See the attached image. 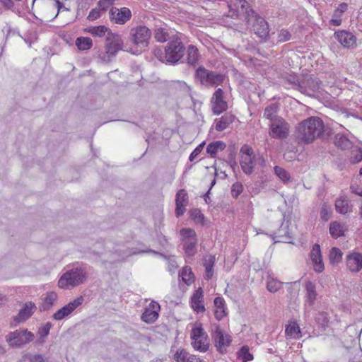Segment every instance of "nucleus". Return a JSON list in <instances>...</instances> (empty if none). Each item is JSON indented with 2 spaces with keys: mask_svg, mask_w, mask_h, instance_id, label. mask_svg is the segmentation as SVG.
Wrapping results in <instances>:
<instances>
[{
  "mask_svg": "<svg viewBox=\"0 0 362 362\" xmlns=\"http://www.w3.org/2000/svg\"><path fill=\"white\" fill-rule=\"evenodd\" d=\"M310 259L313 264V269L316 272L320 273L324 269L321 250H311Z\"/></svg>",
  "mask_w": 362,
  "mask_h": 362,
  "instance_id": "obj_30",
  "label": "nucleus"
},
{
  "mask_svg": "<svg viewBox=\"0 0 362 362\" xmlns=\"http://www.w3.org/2000/svg\"><path fill=\"white\" fill-rule=\"evenodd\" d=\"M204 145H205V142L204 141V142L201 143L200 144H199L194 149V151L191 153V154L189 157V160L190 161H193L200 154V153L202 151V150L204 148Z\"/></svg>",
  "mask_w": 362,
  "mask_h": 362,
  "instance_id": "obj_55",
  "label": "nucleus"
},
{
  "mask_svg": "<svg viewBox=\"0 0 362 362\" xmlns=\"http://www.w3.org/2000/svg\"><path fill=\"white\" fill-rule=\"evenodd\" d=\"M186 362H200V360L194 355H189Z\"/></svg>",
  "mask_w": 362,
  "mask_h": 362,
  "instance_id": "obj_63",
  "label": "nucleus"
},
{
  "mask_svg": "<svg viewBox=\"0 0 362 362\" xmlns=\"http://www.w3.org/2000/svg\"><path fill=\"white\" fill-rule=\"evenodd\" d=\"M343 253L341 250H330L329 259L332 263H338L342 259Z\"/></svg>",
  "mask_w": 362,
  "mask_h": 362,
  "instance_id": "obj_54",
  "label": "nucleus"
},
{
  "mask_svg": "<svg viewBox=\"0 0 362 362\" xmlns=\"http://www.w3.org/2000/svg\"><path fill=\"white\" fill-rule=\"evenodd\" d=\"M159 310L160 305L155 301L151 302L143 313L141 320L147 323L155 322L158 317Z\"/></svg>",
  "mask_w": 362,
  "mask_h": 362,
  "instance_id": "obj_22",
  "label": "nucleus"
},
{
  "mask_svg": "<svg viewBox=\"0 0 362 362\" xmlns=\"http://www.w3.org/2000/svg\"><path fill=\"white\" fill-rule=\"evenodd\" d=\"M75 45L81 51L89 50L93 46V41L88 37H78L76 39Z\"/></svg>",
  "mask_w": 362,
  "mask_h": 362,
  "instance_id": "obj_37",
  "label": "nucleus"
},
{
  "mask_svg": "<svg viewBox=\"0 0 362 362\" xmlns=\"http://www.w3.org/2000/svg\"><path fill=\"white\" fill-rule=\"evenodd\" d=\"M285 332L287 336L293 339H299L301 337V332L299 325L296 322H290L286 326Z\"/></svg>",
  "mask_w": 362,
  "mask_h": 362,
  "instance_id": "obj_35",
  "label": "nucleus"
},
{
  "mask_svg": "<svg viewBox=\"0 0 362 362\" xmlns=\"http://www.w3.org/2000/svg\"><path fill=\"white\" fill-rule=\"evenodd\" d=\"M37 310V306L32 301H27L23 304L22 308L19 310L18 314L13 317L10 324L11 327L25 322Z\"/></svg>",
  "mask_w": 362,
  "mask_h": 362,
  "instance_id": "obj_12",
  "label": "nucleus"
},
{
  "mask_svg": "<svg viewBox=\"0 0 362 362\" xmlns=\"http://www.w3.org/2000/svg\"><path fill=\"white\" fill-rule=\"evenodd\" d=\"M109 18L112 23L123 25L131 19L132 12L127 7H122L120 9L112 8L109 11Z\"/></svg>",
  "mask_w": 362,
  "mask_h": 362,
  "instance_id": "obj_16",
  "label": "nucleus"
},
{
  "mask_svg": "<svg viewBox=\"0 0 362 362\" xmlns=\"http://www.w3.org/2000/svg\"><path fill=\"white\" fill-rule=\"evenodd\" d=\"M289 125L282 117L276 118L269 126V135L272 138L284 139L288 136Z\"/></svg>",
  "mask_w": 362,
  "mask_h": 362,
  "instance_id": "obj_13",
  "label": "nucleus"
},
{
  "mask_svg": "<svg viewBox=\"0 0 362 362\" xmlns=\"http://www.w3.org/2000/svg\"><path fill=\"white\" fill-rule=\"evenodd\" d=\"M55 4L58 8V12H57V15L55 16V17H56L62 8H64L65 10H66V8L64 6L63 3L61 2L60 0H55Z\"/></svg>",
  "mask_w": 362,
  "mask_h": 362,
  "instance_id": "obj_62",
  "label": "nucleus"
},
{
  "mask_svg": "<svg viewBox=\"0 0 362 362\" xmlns=\"http://www.w3.org/2000/svg\"><path fill=\"white\" fill-rule=\"evenodd\" d=\"M191 344L200 352H206L209 348V341L206 333L202 326L194 327L191 332Z\"/></svg>",
  "mask_w": 362,
  "mask_h": 362,
  "instance_id": "obj_9",
  "label": "nucleus"
},
{
  "mask_svg": "<svg viewBox=\"0 0 362 362\" xmlns=\"http://www.w3.org/2000/svg\"><path fill=\"white\" fill-rule=\"evenodd\" d=\"M351 192L360 196V189L358 187L351 186Z\"/></svg>",
  "mask_w": 362,
  "mask_h": 362,
  "instance_id": "obj_64",
  "label": "nucleus"
},
{
  "mask_svg": "<svg viewBox=\"0 0 362 362\" xmlns=\"http://www.w3.org/2000/svg\"><path fill=\"white\" fill-rule=\"evenodd\" d=\"M279 110V104L272 103L267 105L264 111V117L272 122L279 117L276 115Z\"/></svg>",
  "mask_w": 362,
  "mask_h": 362,
  "instance_id": "obj_36",
  "label": "nucleus"
},
{
  "mask_svg": "<svg viewBox=\"0 0 362 362\" xmlns=\"http://www.w3.org/2000/svg\"><path fill=\"white\" fill-rule=\"evenodd\" d=\"M305 303L309 306H313L315 304L317 298L316 286L315 284L310 281H308L305 283Z\"/></svg>",
  "mask_w": 362,
  "mask_h": 362,
  "instance_id": "obj_28",
  "label": "nucleus"
},
{
  "mask_svg": "<svg viewBox=\"0 0 362 362\" xmlns=\"http://www.w3.org/2000/svg\"><path fill=\"white\" fill-rule=\"evenodd\" d=\"M334 37L344 47L351 48L356 45V37L351 32L346 30H338L334 33Z\"/></svg>",
  "mask_w": 362,
  "mask_h": 362,
  "instance_id": "obj_20",
  "label": "nucleus"
},
{
  "mask_svg": "<svg viewBox=\"0 0 362 362\" xmlns=\"http://www.w3.org/2000/svg\"><path fill=\"white\" fill-rule=\"evenodd\" d=\"M214 304L215 318L220 321L227 315L226 301L223 298L218 296L215 298Z\"/></svg>",
  "mask_w": 362,
  "mask_h": 362,
  "instance_id": "obj_26",
  "label": "nucleus"
},
{
  "mask_svg": "<svg viewBox=\"0 0 362 362\" xmlns=\"http://www.w3.org/2000/svg\"><path fill=\"white\" fill-rule=\"evenodd\" d=\"M123 47L124 42L121 35L109 32L105 39V52L99 54L98 57L103 62L109 63L119 51L123 49Z\"/></svg>",
  "mask_w": 362,
  "mask_h": 362,
  "instance_id": "obj_5",
  "label": "nucleus"
},
{
  "mask_svg": "<svg viewBox=\"0 0 362 362\" xmlns=\"http://www.w3.org/2000/svg\"><path fill=\"white\" fill-rule=\"evenodd\" d=\"M240 164L244 173L251 175L255 168L254 151L252 148L247 144H244L240 151Z\"/></svg>",
  "mask_w": 362,
  "mask_h": 362,
  "instance_id": "obj_10",
  "label": "nucleus"
},
{
  "mask_svg": "<svg viewBox=\"0 0 362 362\" xmlns=\"http://www.w3.org/2000/svg\"><path fill=\"white\" fill-rule=\"evenodd\" d=\"M291 38V33L286 29H281L278 32L277 42H285L290 40Z\"/></svg>",
  "mask_w": 362,
  "mask_h": 362,
  "instance_id": "obj_51",
  "label": "nucleus"
},
{
  "mask_svg": "<svg viewBox=\"0 0 362 362\" xmlns=\"http://www.w3.org/2000/svg\"><path fill=\"white\" fill-rule=\"evenodd\" d=\"M334 144L337 148L341 150L350 149L353 146L352 142L343 134H336Z\"/></svg>",
  "mask_w": 362,
  "mask_h": 362,
  "instance_id": "obj_32",
  "label": "nucleus"
},
{
  "mask_svg": "<svg viewBox=\"0 0 362 362\" xmlns=\"http://www.w3.org/2000/svg\"><path fill=\"white\" fill-rule=\"evenodd\" d=\"M88 276V267L76 263L68 269L59 278L58 286L62 289H71L85 283Z\"/></svg>",
  "mask_w": 362,
  "mask_h": 362,
  "instance_id": "obj_4",
  "label": "nucleus"
},
{
  "mask_svg": "<svg viewBox=\"0 0 362 362\" xmlns=\"http://www.w3.org/2000/svg\"><path fill=\"white\" fill-rule=\"evenodd\" d=\"M226 147V144L222 141H213L208 144L206 147V153L211 158H215L218 151H223Z\"/></svg>",
  "mask_w": 362,
  "mask_h": 362,
  "instance_id": "obj_33",
  "label": "nucleus"
},
{
  "mask_svg": "<svg viewBox=\"0 0 362 362\" xmlns=\"http://www.w3.org/2000/svg\"><path fill=\"white\" fill-rule=\"evenodd\" d=\"M234 4L240 6L241 11L245 14V20L248 25L251 26L252 30L262 40L266 41L269 33V27L265 19L250 7L246 0H234Z\"/></svg>",
  "mask_w": 362,
  "mask_h": 362,
  "instance_id": "obj_1",
  "label": "nucleus"
},
{
  "mask_svg": "<svg viewBox=\"0 0 362 362\" xmlns=\"http://www.w3.org/2000/svg\"><path fill=\"white\" fill-rule=\"evenodd\" d=\"M267 288L269 291L274 293L281 288V283L274 279L267 281Z\"/></svg>",
  "mask_w": 362,
  "mask_h": 362,
  "instance_id": "obj_53",
  "label": "nucleus"
},
{
  "mask_svg": "<svg viewBox=\"0 0 362 362\" xmlns=\"http://www.w3.org/2000/svg\"><path fill=\"white\" fill-rule=\"evenodd\" d=\"M189 214L191 219L193 220L196 223L204 225V216L200 209L197 208L192 209L190 210Z\"/></svg>",
  "mask_w": 362,
  "mask_h": 362,
  "instance_id": "obj_43",
  "label": "nucleus"
},
{
  "mask_svg": "<svg viewBox=\"0 0 362 362\" xmlns=\"http://www.w3.org/2000/svg\"><path fill=\"white\" fill-rule=\"evenodd\" d=\"M211 338L216 351L225 354L232 342L231 336L223 330L219 325H214L211 329Z\"/></svg>",
  "mask_w": 362,
  "mask_h": 362,
  "instance_id": "obj_8",
  "label": "nucleus"
},
{
  "mask_svg": "<svg viewBox=\"0 0 362 362\" xmlns=\"http://www.w3.org/2000/svg\"><path fill=\"white\" fill-rule=\"evenodd\" d=\"M287 81L289 83L295 86V88L300 91V86H301V80L296 76H289L287 78Z\"/></svg>",
  "mask_w": 362,
  "mask_h": 362,
  "instance_id": "obj_59",
  "label": "nucleus"
},
{
  "mask_svg": "<svg viewBox=\"0 0 362 362\" xmlns=\"http://www.w3.org/2000/svg\"><path fill=\"white\" fill-rule=\"evenodd\" d=\"M180 33L172 35V40L167 44L164 49L156 48L153 50L154 56L161 62L175 64L184 57L185 47L180 36Z\"/></svg>",
  "mask_w": 362,
  "mask_h": 362,
  "instance_id": "obj_2",
  "label": "nucleus"
},
{
  "mask_svg": "<svg viewBox=\"0 0 362 362\" xmlns=\"http://www.w3.org/2000/svg\"><path fill=\"white\" fill-rule=\"evenodd\" d=\"M153 252V254L156 256H159L162 257L164 260L167 262V269L168 271L171 273L174 274L176 271V269L178 267L177 262L176 261V259L175 256L172 255H167L163 253H160L158 252H156L155 250H137L132 253V255H139V254H144L146 252Z\"/></svg>",
  "mask_w": 362,
  "mask_h": 362,
  "instance_id": "obj_21",
  "label": "nucleus"
},
{
  "mask_svg": "<svg viewBox=\"0 0 362 362\" xmlns=\"http://www.w3.org/2000/svg\"><path fill=\"white\" fill-rule=\"evenodd\" d=\"M228 156H227V163L230 166L233 171L235 170V168L238 167V163L236 162V151L235 147L234 146H230L228 148Z\"/></svg>",
  "mask_w": 362,
  "mask_h": 362,
  "instance_id": "obj_42",
  "label": "nucleus"
},
{
  "mask_svg": "<svg viewBox=\"0 0 362 362\" xmlns=\"http://www.w3.org/2000/svg\"><path fill=\"white\" fill-rule=\"evenodd\" d=\"M215 256L207 255L203 259V264L205 267V275L204 279L206 280H209L212 278L214 274V266L215 264Z\"/></svg>",
  "mask_w": 362,
  "mask_h": 362,
  "instance_id": "obj_31",
  "label": "nucleus"
},
{
  "mask_svg": "<svg viewBox=\"0 0 362 362\" xmlns=\"http://www.w3.org/2000/svg\"><path fill=\"white\" fill-rule=\"evenodd\" d=\"M154 38L157 42L163 43L167 42L168 40H172L171 32L165 23H161L160 25H156L154 29Z\"/></svg>",
  "mask_w": 362,
  "mask_h": 362,
  "instance_id": "obj_23",
  "label": "nucleus"
},
{
  "mask_svg": "<svg viewBox=\"0 0 362 362\" xmlns=\"http://www.w3.org/2000/svg\"><path fill=\"white\" fill-rule=\"evenodd\" d=\"M190 305L193 311L196 313H204L206 310L204 304V291L202 288H199L193 293L190 298Z\"/></svg>",
  "mask_w": 362,
  "mask_h": 362,
  "instance_id": "obj_19",
  "label": "nucleus"
},
{
  "mask_svg": "<svg viewBox=\"0 0 362 362\" xmlns=\"http://www.w3.org/2000/svg\"><path fill=\"white\" fill-rule=\"evenodd\" d=\"M324 128V122L320 117H311L298 124L296 134L297 138L305 144H310L321 136Z\"/></svg>",
  "mask_w": 362,
  "mask_h": 362,
  "instance_id": "obj_3",
  "label": "nucleus"
},
{
  "mask_svg": "<svg viewBox=\"0 0 362 362\" xmlns=\"http://www.w3.org/2000/svg\"><path fill=\"white\" fill-rule=\"evenodd\" d=\"M115 1V0H100L97 3V7L101 12L106 11L108 9L110 10L112 8H115L113 6Z\"/></svg>",
  "mask_w": 362,
  "mask_h": 362,
  "instance_id": "obj_48",
  "label": "nucleus"
},
{
  "mask_svg": "<svg viewBox=\"0 0 362 362\" xmlns=\"http://www.w3.org/2000/svg\"><path fill=\"white\" fill-rule=\"evenodd\" d=\"M235 117L232 114H225L220 119H215L216 122V130L218 132H222L228 126L232 124L235 120Z\"/></svg>",
  "mask_w": 362,
  "mask_h": 362,
  "instance_id": "obj_29",
  "label": "nucleus"
},
{
  "mask_svg": "<svg viewBox=\"0 0 362 362\" xmlns=\"http://www.w3.org/2000/svg\"><path fill=\"white\" fill-rule=\"evenodd\" d=\"M35 334L27 328H20L8 332L5 336L8 345L13 349H21L32 342Z\"/></svg>",
  "mask_w": 362,
  "mask_h": 362,
  "instance_id": "obj_7",
  "label": "nucleus"
},
{
  "mask_svg": "<svg viewBox=\"0 0 362 362\" xmlns=\"http://www.w3.org/2000/svg\"><path fill=\"white\" fill-rule=\"evenodd\" d=\"M243 192V185L241 182H235V183H233L232 185L231 189H230V194L233 199H237L238 198V197L242 194Z\"/></svg>",
  "mask_w": 362,
  "mask_h": 362,
  "instance_id": "obj_47",
  "label": "nucleus"
},
{
  "mask_svg": "<svg viewBox=\"0 0 362 362\" xmlns=\"http://www.w3.org/2000/svg\"><path fill=\"white\" fill-rule=\"evenodd\" d=\"M212 110L214 114L220 115L228 108V103L223 99V90L221 88L216 90L211 98Z\"/></svg>",
  "mask_w": 362,
  "mask_h": 362,
  "instance_id": "obj_17",
  "label": "nucleus"
},
{
  "mask_svg": "<svg viewBox=\"0 0 362 362\" xmlns=\"http://www.w3.org/2000/svg\"><path fill=\"white\" fill-rule=\"evenodd\" d=\"M101 11H100V9L96 6V8H93L88 17H87V19L90 21H95L98 18H99L100 16H101V14H100Z\"/></svg>",
  "mask_w": 362,
  "mask_h": 362,
  "instance_id": "obj_57",
  "label": "nucleus"
},
{
  "mask_svg": "<svg viewBox=\"0 0 362 362\" xmlns=\"http://www.w3.org/2000/svg\"><path fill=\"white\" fill-rule=\"evenodd\" d=\"M351 205L349 201L345 198H340L335 202L336 211L341 214H345L351 211Z\"/></svg>",
  "mask_w": 362,
  "mask_h": 362,
  "instance_id": "obj_38",
  "label": "nucleus"
},
{
  "mask_svg": "<svg viewBox=\"0 0 362 362\" xmlns=\"http://www.w3.org/2000/svg\"><path fill=\"white\" fill-rule=\"evenodd\" d=\"M274 170L276 175L283 182H286L290 180V174L283 168L276 165L274 168Z\"/></svg>",
  "mask_w": 362,
  "mask_h": 362,
  "instance_id": "obj_46",
  "label": "nucleus"
},
{
  "mask_svg": "<svg viewBox=\"0 0 362 362\" xmlns=\"http://www.w3.org/2000/svg\"><path fill=\"white\" fill-rule=\"evenodd\" d=\"M283 229H279L278 231V235L274 238L275 243H292L291 239V237L289 235V233L286 231L283 234Z\"/></svg>",
  "mask_w": 362,
  "mask_h": 362,
  "instance_id": "obj_44",
  "label": "nucleus"
},
{
  "mask_svg": "<svg viewBox=\"0 0 362 362\" xmlns=\"http://www.w3.org/2000/svg\"><path fill=\"white\" fill-rule=\"evenodd\" d=\"M331 209L326 204H323L320 209V217L325 221H327L331 217Z\"/></svg>",
  "mask_w": 362,
  "mask_h": 362,
  "instance_id": "obj_52",
  "label": "nucleus"
},
{
  "mask_svg": "<svg viewBox=\"0 0 362 362\" xmlns=\"http://www.w3.org/2000/svg\"><path fill=\"white\" fill-rule=\"evenodd\" d=\"M351 163L356 164L362 160V148H357L355 154L351 158Z\"/></svg>",
  "mask_w": 362,
  "mask_h": 362,
  "instance_id": "obj_58",
  "label": "nucleus"
},
{
  "mask_svg": "<svg viewBox=\"0 0 362 362\" xmlns=\"http://www.w3.org/2000/svg\"><path fill=\"white\" fill-rule=\"evenodd\" d=\"M180 277L187 285H190L194 281V274L191 268L189 267H185L182 268L180 273Z\"/></svg>",
  "mask_w": 362,
  "mask_h": 362,
  "instance_id": "obj_41",
  "label": "nucleus"
},
{
  "mask_svg": "<svg viewBox=\"0 0 362 362\" xmlns=\"http://www.w3.org/2000/svg\"><path fill=\"white\" fill-rule=\"evenodd\" d=\"M341 18H332L329 21V23L334 26H339L341 24Z\"/></svg>",
  "mask_w": 362,
  "mask_h": 362,
  "instance_id": "obj_61",
  "label": "nucleus"
},
{
  "mask_svg": "<svg viewBox=\"0 0 362 362\" xmlns=\"http://www.w3.org/2000/svg\"><path fill=\"white\" fill-rule=\"evenodd\" d=\"M189 355L185 349H178L174 354L173 359L176 362H186Z\"/></svg>",
  "mask_w": 362,
  "mask_h": 362,
  "instance_id": "obj_50",
  "label": "nucleus"
},
{
  "mask_svg": "<svg viewBox=\"0 0 362 362\" xmlns=\"http://www.w3.org/2000/svg\"><path fill=\"white\" fill-rule=\"evenodd\" d=\"M321 83V81L317 77L313 75H306L301 79L300 92L310 96L319 90Z\"/></svg>",
  "mask_w": 362,
  "mask_h": 362,
  "instance_id": "obj_15",
  "label": "nucleus"
},
{
  "mask_svg": "<svg viewBox=\"0 0 362 362\" xmlns=\"http://www.w3.org/2000/svg\"><path fill=\"white\" fill-rule=\"evenodd\" d=\"M52 327V324L50 322H47L45 324L39 327L37 329V334L38 339L37 343L43 344L45 341L46 337L49 335L50 329Z\"/></svg>",
  "mask_w": 362,
  "mask_h": 362,
  "instance_id": "obj_34",
  "label": "nucleus"
},
{
  "mask_svg": "<svg viewBox=\"0 0 362 362\" xmlns=\"http://www.w3.org/2000/svg\"><path fill=\"white\" fill-rule=\"evenodd\" d=\"M346 264L351 272H358L362 269V255L359 252H353L346 257Z\"/></svg>",
  "mask_w": 362,
  "mask_h": 362,
  "instance_id": "obj_24",
  "label": "nucleus"
},
{
  "mask_svg": "<svg viewBox=\"0 0 362 362\" xmlns=\"http://www.w3.org/2000/svg\"><path fill=\"white\" fill-rule=\"evenodd\" d=\"M21 362H47L46 359L40 354L25 355Z\"/></svg>",
  "mask_w": 362,
  "mask_h": 362,
  "instance_id": "obj_49",
  "label": "nucleus"
},
{
  "mask_svg": "<svg viewBox=\"0 0 362 362\" xmlns=\"http://www.w3.org/2000/svg\"><path fill=\"white\" fill-rule=\"evenodd\" d=\"M181 234L187 238H192L195 236V232L191 228H183L181 230Z\"/></svg>",
  "mask_w": 362,
  "mask_h": 362,
  "instance_id": "obj_60",
  "label": "nucleus"
},
{
  "mask_svg": "<svg viewBox=\"0 0 362 362\" xmlns=\"http://www.w3.org/2000/svg\"><path fill=\"white\" fill-rule=\"evenodd\" d=\"M225 75L209 70L203 66H199L194 72V78L205 87H217L223 84Z\"/></svg>",
  "mask_w": 362,
  "mask_h": 362,
  "instance_id": "obj_6",
  "label": "nucleus"
},
{
  "mask_svg": "<svg viewBox=\"0 0 362 362\" xmlns=\"http://www.w3.org/2000/svg\"><path fill=\"white\" fill-rule=\"evenodd\" d=\"M237 357L241 362H250L254 359L253 355L250 352L247 346H243L237 352Z\"/></svg>",
  "mask_w": 362,
  "mask_h": 362,
  "instance_id": "obj_40",
  "label": "nucleus"
},
{
  "mask_svg": "<svg viewBox=\"0 0 362 362\" xmlns=\"http://www.w3.org/2000/svg\"><path fill=\"white\" fill-rule=\"evenodd\" d=\"M86 30L93 36L99 37L104 36L105 33L107 34L109 32H112L110 28L105 25L89 27L86 28Z\"/></svg>",
  "mask_w": 362,
  "mask_h": 362,
  "instance_id": "obj_39",
  "label": "nucleus"
},
{
  "mask_svg": "<svg viewBox=\"0 0 362 362\" xmlns=\"http://www.w3.org/2000/svg\"><path fill=\"white\" fill-rule=\"evenodd\" d=\"M58 299V295L54 291H49L45 294L42 303L39 306L40 312L49 310Z\"/></svg>",
  "mask_w": 362,
  "mask_h": 362,
  "instance_id": "obj_25",
  "label": "nucleus"
},
{
  "mask_svg": "<svg viewBox=\"0 0 362 362\" xmlns=\"http://www.w3.org/2000/svg\"><path fill=\"white\" fill-rule=\"evenodd\" d=\"M151 35V30L144 25L132 28L130 30V40L140 47H146Z\"/></svg>",
  "mask_w": 362,
  "mask_h": 362,
  "instance_id": "obj_11",
  "label": "nucleus"
},
{
  "mask_svg": "<svg viewBox=\"0 0 362 362\" xmlns=\"http://www.w3.org/2000/svg\"><path fill=\"white\" fill-rule=\"evenodd\" d=\"M83 301L84 298L82 296L77 297L55 312L52 315V318L57 321L63 320L71 315L77 308L81 305Z\"/></svg>",
  "mask_w": 362,
  "mask_h": 362,
  "instance_id": "obj_14",
  "label": "nucleus"
},
{
  "mask_svg": "<svg viewBox=\"0 0 362 362\" xmlns=\"http://www.w3.org/2000/svg\"><path fill=\"white\" fill-rule=\"evenodd\" d=\"M189 203V197L185 189L178 190L175 196V210L177 217L182 216L186 211V206Z\"/></svg>",
  "mask_w": 362,
  "mask_h": 362,
  "instance_id": "obj_18",
  "label": "nucleus"
},
{
  "mask_svg": "<svg viewBox=\"0 0 362 362\" xmlns=\"http://www.w3.org/2000/svg\"><path fill=\"white\" fill-rule=\"evenodd\" d=\"M348 4L346 3H341L334 12L335 18H341L342 14L347 10Z\"/></svg>",
  "mask_w": 362,
  "mask_h": 362,
  "instance_id": "obj_56",
  "label": "nucleus"
},
{
  "mask_svg": "<svg viewBox=\"0 0 362 362\" xmlns=\"http://www.w3.org/2000/svg\"><path fill=\"white\" fill-rule=\"evenodd\" d=\"M201 58L199 49L194 45H190L187 49V63L188 65L195 67Z\"/></svg>",
  "mask_w": 362,
  "mask_h": 362,
  "instance_id": "obj_27",
  "label": "nucleus"
},
{
  "mask_svg": "<svg viewBox=\"0 0 362 362\" xmlns=\"http://www.w3.org/2000/svg\"><path fill=\"white\" fill-rule=\"evenodd\" d=\"M329 233L334 238H338L343 235L342 226L337 222L334 221L330 223Z\"/></svg>",
  "mask_w": 362,
  "mask_h": 362,
  "instance_id": "obj_45",
  "label": "nucleus"
}]
</instances>
